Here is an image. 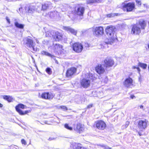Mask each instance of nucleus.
Returning <instances> with one entry per match:
<instances>
[{
  "label": "nucleus",
  "mask_w": 149,
  "mask_h": 149,
  "mask_svg": "<svg viewBox=\"0 0 149 149\" xmlns=\"http://www.w3.org/2000/svg\"><path fill=\"white\" fill-rule=\"evenodd\" d=\"M42 7V9H52V7L50 2H48L43 5L40 3H32L29 4H21L19 9H37L40 8L39 7Z\"/></svg>",
  "instance_id": "1"
},
{
  "label": "nucleus",
  "mask_w": 149,
  "mask_h": 149,
  "mask_svg": "<svg viewBox=\"0 0 149 149\" xmlns=\"http://www.w3.org/2000/svg\"><path fill=\"white\" fill-rule=\"evenodd\" d=\"M115 28L114 26H108L106 29V33L107 35L109 37H114L116 35L115 33Z\"/></svg>",
  "instance_id": "2"
},
{
  "label": "nucleus",
  "mask_w": 149,
  "mask_h": 149,
  "mask_svg": "<svg viewBox=\"0 0 149 149\" xmlns=\"http://www.w3.org/2000/svg\"><path fill=\"white\" fill-rule=\"evenodd\" d=\"M148 121L145 119L139 120L138 122V127L140 129H145L148 125Z\"/></svg>",
  "instance_id": "3"
},
{
  "label": "nucleus",
  "mask_w": 149,
  "mask_h": 149,
  "mask_svg": "<svg viewBox=\"0 0 149 149\" xmlns=\"http://www.w3.org/2000/svg\"><path fill=\"white\" fill-rule=\"evenodd\" d=\"M26 46L30 48L32 52L36 51L37 49L34 47L35 43L33 42V40L30 38H27L26 40Z\"/></svg>",
  "instance_id": "4"
},
{
  "label": "nucleus",
  "mask_w": 149,
  "mask_h": 149,
  "mask_svg": "<svg viewBox=\"0 0 149 149\" xmlns=\"http://www.w3.org/2000/svg\"><path fill=\"white\" fill-rule=\"evenodd\" d=\"M93 33L97 37L102 36L104 33L103 28L100 26L93 28Z\"/></svg>",
  "instance_id": "5"
},
{
  "label": "nucleus",
  "mask_w": 149,
  "mask_h": 149,
  "mask_svg": "<svg viewBox=\"0 0 149 149\" xmlns=\"http://www.w3.org/2000/svg\"><path fill=\"white\" fill-rule=\"evenodd\" d=\"M26 108V106L24 105V104H20L16 106L15 107V109L16 111L21 115H24L27 114L29 113L28 111H23L20 109V108L24 109Z\"/></svg>",
  "instance_id": "6"
},
{
  "label": "nucleus",
  "mask_w": 149,
  "mask_h": 149,
  "mask_svg": "<svg viewBox=\"0 0 149 149\" xmlns=\"http://www.w3.org/2000/svg\"><path fill=\"white\" fill-rule=\"evenodd\" d=\"M72 47L73 50L77 53L81 52L83 49L82 45L79 42H76L73 44Z\"/></svg>",
  "instance_id": "7"
},
{
  "label": "nucleus",
  "mask_w": 149,
  "mask_h": 149,
  "mask_svg": "<svg viewBox=\"0 0 149 149\" xmlns=\"http://www.w3.org/2000/svg\"><path fill=\"white\" fill-rule=\"evenodd\" d=\"M49 17L53 20H58L60 18V16L58 13L56 11H53L48 13Z\"/></svg>",
  "instance_id": "8"
},
{
  "label": "nucleus",
  "mask_w": 149,
  "mask_h": 149,
  "mask_svg": "<svg viewBox=\"0 0 149 149\" xmlns=\"http://www.w3.org/2000/svg\"><path fill=\"white\" fill-rule=\"evenodd\" d=\"M96 127L100 130H104L105 129L107 125L102 120H99L96 122Z\"/></svg>",
  "instance_id": "9"
},
{
  "label": "nucleus",
  "mask_w": 149,
  "mask_h": 149,
  "mask_svg": "<svg viewBox=\"0 0 149 149\" xmlns=\"http://www.w3.org/2000/svg\"><path fill=\"white\" fill-rule=\"evenodd\" d=\"M84 10H74V15L77 16V19L79 21L83 19Z\"/></svg>",
  "instance_id": "10"
},
{
  "label": "nucleus",
  "mask_w": 149,
  "mask_h": 149,
  "mask_svg": "<svg viewBox=\"0 0 149 149\" xmlns=\"http://www.w3.org/2000/svg\"><path fill=\"white\" fill-rule=\"evenodd\" d=\"M52 33H51L52 36L54 38L56 41H59L62 38V34L58 32L52 31L51 32Z\"/></svg>",
  "instance_id": "11"
},
{
  "label": "nucleus",
  "mask_w": 149,
  "mask_h": 149,
  "mask_svg": "<svg viewBox=\"0 0 149 149\" xmlns=\"http://www.w3.org/2000/svg\"><path fill=\"white\" fill-rule=\"evenodd\" d=\"M141 29L138 25H134L132 28L131 33L134 35H139L141 33Z\"/></svg>",
  "instance_id": "12"
},
{
  "label": "nucleus",
  "mask_w": 149,
  "mask_h": 149,
  "mask_svg": "<svg viewBox=\"0 0 149 149\" xmlns=\"http://www.w3.org/2000/svg\"><path fill=\"white\" fill-rule=\"evenodd\" d=\"M81 86L84 88H87L90 86L91 81L89 79L84 78L80 81Z\"/></svg>",
  "instance_id": "13"
},
{
  "label": "nucleus",
  "mask_w": 149,
  "mask_h": 149,
  "mask_svg": "<svg viewBox=\"0 0 149 149\" xmlns=\"http://www.w3.org/2000/svg\"><path fill=\"white\" fill-rule=\"evenodd\" d=\"M133 80L131 78L129 77L125 80L124 82V85L126 87L132 88L133 85Z\"/></svg>",
  "instance_id": "14"
},
{
  "label": "nucleus",
  "mask_w": 149,
  "mask_h": 149,
  "mask_svg": "<svg viewBox=\"0 0 149 149\" xmlns=\"http://www.w3.org/2000/svg\"><path fill=\"white\" fill-rule=\"evenodd\" d=\"M54 96V94L51 93H44L41 95L42 97L45 99H52Z\"/></svg>",
  "instance_id": "15"
},
{
  "label": "nucleus",
  "mask_w": 149,
  "mask_h": 149,
  "mask_svg": "<svg viewBox=\"0 0 149 149\" xmlns=\"http://www.w3.org/2000/svg\"><path fill=\"white\" fill-rule=\"evenodd\" d=\"M113 61L111 58H106L104 61V66L106 68L112 67L114 64Z\"/></svg>",
  "instance_id": "16"
},
{
  "label": "nucleus",
  "mask_w": 149,
  "mask_h": 149,
  "mask_svg": "<svg viewBox=\"0 0 149 149\" xmlns=\"http://www.w3.org/2000/svg\"><path fill=\"white\" fill-rule=\"evenodd\" d=\"M123 8H126V9H133L135 8V4L133 3H129L127 4L123 3Z\"/></svg>",
  "instance_id": "17"
},
{
  "label": "nucleus",
  "mask_w": 149,
  "mask_h": 149,
  "mask_svg": "<svg viewBox=\"0 0 149 149\" xmlns=\"http://www.w3.org/2000/svg\"><path fill=\"white\" fill-rule=\"evenodd\" d=\"M76 68L74 67H72L68 69L66 73L67 77H70L72 76L76 72Z\"/></svg>",
  "instance_id": "18"
},
{
  "label": "nucleus",
  "mask_w": 149,
  "mask_h": 149,
  "mask_svg": "<svg viewBox=\"0 0 149 149\" xmlns=\"http://www.w3.org/2000/svg\"><path fill=\"white\" fill-rule=\"evenodd\" d=\"M136 25H138V26L140 27L141 26V29H144L145 27L146 26V23L145 21L143 19L139 20L138 23H137Z\"/></svg>",
  "instance_id": "19"
},
{
  "label": "nucleus",
  "mask_w": 149,
  "mask_h": 149,
  "mask_svg": "<svg viewBox=\"0 0 149 149\" xmlns=\"http://www.w3.org/2000/svg\"><path fill=\"white\" fill-rule=\"evenodd\" d=\"M63 29L68 32L71 33L74 35H76L77 34V31L70 26H64L63 27Z\"/></svg>",
  "instance_id": "20"
},
{
  "label": "nucleus",
  "mask_w": 149,
  "mask_h": 149,
  "mask_svg": "<svg viewBox=\"0 0 149 149\" xmlns=\"http://www.w3.org/2000/svg\"><path fill=\"white\" fill-rule=\"evenodd\" d=\"M109 37V39H107L105 40L104 42L106 44L111 45L117 38L116 35H115L114 37Z\"/></svg>",
  "instance_id": "21"
},
{
  "label": "nucleus",
  "mask_w": 149,
  "mask_h": 149,
  "mask_svg": "<svg viewBox=\"0 0 149 149\" xmlns=\"http://www.w3.org/2000/svg\"><path fill=\"white\" fill-rule=\"evenodd\" d=\"M75 130L78 133H80L81 132L84 131V126L81 124H77L76 128H75Z\"/></svg>",
  "instance_id": "22"
},
{
  "label": "nucleus",
  "mask_w": 149,
  "mask_h": 149,
  "mask_svg": "<svg viewBox=\"0 0 149 149\" xmlns=\"http://www.w3.org/2000/svg\"><path fill=\"white\" fill-rule=\"evenodd\" d=\"M96 72L99 74H103L105 72V69L101 65H98L95 68Z\"/></svg>",
  "instance_id": "23"
},
{
  "label": "nucleus",
  "mask_w": 149,
  "mask_h": 149,
  "mask_svg": "<svg viewBox=\"0 0 149 149\" xmlns=\"http://www.w3.org/2000/svg\"><path fill=\"white\" fill-rule=\"evenodd\" d=\"M54 49L56 52L61 50L62 49V46L59 44H56L54 46Z\"/></svg>",
  "instance_id": "24"
},
{
  "label": "nucleus",
  "mask_w": 149,
  "mask_h": 149,
  "mask_svg": "<svg viewBox=\"0 0 149 149\" xmlns=\"http://www.w3.org/2000/svg\"><path fill=\"white\" fill-rule=\"evenodd\" d=\"M124 13H111L109 14H108L107 15V17L109 18H111L114 17L115 16H119L122 14Z\"/></svg>",
  "instance_id": "25"
},
{
  "label": "nucleus",
  "mask_w": 149,
  "mask_h": 149,
  "mask_svg": "<svg viewBox=\"0 0 149 149\" xmlns=\"http://www.w3.org/2000/svg\"><path fill=\"white\" fill-rule=\"evenodd\" d=\"M41 54H42L45 55L46 56H47L50 57H51L54 60L55 59V57L54 56L51 54L47 52H46L45 51H42L41 52Z\"/></svg>",
  "instance_id": "26"
},
{
  "label": "nucleus",
  "mask_w": 149,
  "mask_h": 149,
  "mask_svg": "<svg viewBox=\"0 0 149 149\" xmlns=\"http://www.w3.org/2000/svg\"><path fill=\"white\" fill-rule=\"evenodd\" d=\"M3 99L9 102H12L13 100V98L11 96L8 95L4 96Z\"/></svg>",
  "instance_id": "27"
},
{
  "label": "nucleus",
  "mask_w": 149,
  "mask_h": 149,
  "mask_svg": "<svg viewBox=\"0 0 149 149\" xmlns=\"http://www.w3.org/2000/svg\"><path fill=\"white\" fill-rule=\"evenodd\" d=\"M100 79H101V81L102 82L104 83H107L108 80L107 77L106 76H103V77H101V79H100Z\"/></svg>",
  "instance_id": "28"
},
{
  "label": "nucleus",
  "mask_w": 149,
  "mask_h": 149,
  "mask_svg": "<svg viewBox=\"0 0 149 149\" xmlns=\"http://www.w3.org/2000/svg\"><path fill=\"white\" fill-rule=\"evenodd\" d=\"M75 8H74L75 9H84V6L82 4L81 5H75Z\"/></svg>",
  "instance_id": "29"
},
{
  "label": "nucleus",
  "mask_w": 149,
  "mask_h": 149,
  "mask_svg": "<svg viewBox=\"0 0 149 149\" xmlns=\"http://www.w3.org/2000/svg\"><path fill=\"white\" fill-rule=\"evenodd\" d=\"M138 65L143 69H145L147 67V65L146 64L139 62L138 63Z\"/></svg>",
  "instance_id": "30"
},
{
  "label": "nucleus",
  "mask_w": 149,
  "mask_h": 149,
  "mask_svg": "<svg viewBox=\"0 0 149 149\" xmlns=\"http://www.w3.org/2000/svg\"><path fill=\"white\" fill-rule=\"evenodd\" d=\"M64 127L66 129L71 131L72 130V127L69 126L68 124L66 123L64 125Z\"/></svg>",
  "instance_id": "31"
},
{
  "label": "nucleus",
  "mask_w": 149,
  "mask_h": 149,
  "mask_svg": "<svg viewBox=\"0 0 149 149\" xmlns=\"http://www.w3.org/2000/svg\"><path fill=\"white\" fill-rule=\"evenodd\" d=\"M15 25L18 28L23 29L24 28V25L22 24H19L17 22L15 23Z\"/></svg>",
  "instance_id": "32"
},
{
  "label": "nucleus",
  "mask_w": 149,
  "mask_h": 149,
  "mask_svg": "<svg viewBox=\"0 0 149 149\" xmlns=\"http://www.w3.org/2000/svg\"><path fill=\"white\" fill-rule=\"evenodd\" d=\"M87 3L88 4L93 3H97L96 0H87Z\"/></svg>",
  "instance_id": "33"
},
{
  "label": "nucleus",
  "mask_w": 149,
  "mask_h": 149,
  "mask_svg": "<svg viewBox=\"0 0 149 149\" xmlns=\"http://www.w3.org/2000/svg\"><path fill=\"white\" fill-rule=\"evenodd\" d=\"M59 109H61L64 111H66L68 110V108L65 106H61L58 107Z\"/></svg>",
  "instance_id": "34"
},
{
  "label": "nucleus",
  "mask_w": 149,
  "mask_h": 149,
  "mask_svg": "<svg viewBox=\"0 0 149 149\" xmlns=\"http://www.w3.org/2000/svg\"><path fill=\"white\" fill-rule=\"evenodd\" d=\"M72 149H86L84 147H80L78 146H74Z\"/></svg>",
  "instance_id": "35"
},
{
  "label": "nucleus",
  "mask_w": 149,
  "mask_h": 149,
  "mask_svg": "<svg viewBox=\"0 0 149 149\" xmlns=\"http://www.w3.org/2000/svg\"><path fill=\"white\" fill-rule=\"evenodd\" d=\"M52 31H47L46 32V36H50L51 37L52 36V35L51 34L52 33L51 32ZM53 34V33H52Z\"/></svg>",
  "instance_id": "36"
},
{
  "label": "nucleus",
  "mask_w": 149,
  "mask_h": 149,
  "mask_svg": "<svg viewBox=\"0 0 149 149\" xmlns=\"http://www.w3.org/2000/svg\"><path fill=\"white\" fill-rule=\"evenodd\" d=\"M46 71L49 74H51L52 73L51 69L49 68H47L46 69Z\"/></svg>",
  "instance_id": "37"
},
{
  "label": "nucleus",
  "mask_w": 149,
  "mask_h": 149,
  "mask_svg": "<svg viewBox=\"0 0 149 149\" xmlns=\"http://www.w3.org/2000/svg\"><path fill=\"white\" fill-rule=\"evenodd\" d=\"M132 69H136L139 72L140 71V68L138 67L133 66L132 67Z\"/></svg>",
  "instance_id": "38"
},
{
  "label": "nucleus",
  "mask_w": 149,
  "mask_h": 149,
  "mask_svg": "<svg viewBox=\"0 0 149 149\" xmlns=\"http://www.w3.org/2000/svg\"><path fill=\"white\" fill-rule=\"evenodd\" d=\"M101 146L103 147V148H104L105 149H112L111 148L107 146H102L101 145Z\"/></svg>",
  "instance_id": "39"
},
{
  "label": "nucleus",
  "mask_w": 149,
  "mask_h": 149,
  "mask_svg": "<svg viewBox=\"0 0 149 149\" xmlns=\"http://www.w3.org/2000/svg\"><path fill=\"white\" fill-rule=\"evenodd\" d=\"M136 3L138 4L139 6H140L141 5V3L140 0H136Z\"/></svg>",
  "instance_id": "40"
},
{
  "label": "nucleus",
  "mask_w": 149,
  "mask_h": 149,
  "mask_svg": "<svg viewBox=\"0 0 149 149\" xmlns=\"http://www.w3.org/2000/svg\"><path fill=\"white\" fill-rule=\"evenodd\" d=\"M21 142L22 144H24L25 145L26 144V142L25 141L24 139H22V140Z\"/></svg>",
  "instance_id": "41"
},
{
  "label": "nucleus",
  "mask_w": 149,
  "mask_h": 149,
  "mask_svg": "<svg viewBox=\"0 0 149 149\" xmlns=\"http://www.w3.org/2000/svg\"><path fill=\"white\" fill-rule=\"evenodd\" d=\"M65 7H66L65 8H67V9H71L72 8V7H70V6H69L68 5H65Z\"/></svg>",
  "instance_id": "42"
},
{
  "label": "nucleus",
  "mask_w": 149,
  "mask_h": 149,
  "mask_svg": "<svg viewBox=\"0 0 149 149\" xmlns=\"http://www.w3.org/2000/svg\"><path fill=\"white\" fill-rule=\"evenodd\" d=\"M129 123L130 122H129L127 121L126 122L125 125V127L126 128L128 126V125L129 124Z\"/></svg>",
  "instance_id": "43"
},
{
  "label": "nucleus",
  "mask_w": 149,
  "mask_h": 149,
  "mask_svg": "<svg viewBox=\"0 0 149 149\" xmlns=\"http://www.w3.org/2000/svg\"><path fill=\"white\" fill-rule=\"evenodd\" d=\"M84 46L86 47H89V45L87 43H85Z\"/></svg>",
  "instance_id": "44"
},
{
  "label": "nucleus",
  "mask_w": 149,
  "mask_h": 149,
  "mask_svg": "<svg viewBox=\"0 0 149 149\" xmlns=\"http://www.w3.org/2000/svg\"><path fill=\"white\" fill-rule=\"evenodd\" d=\"M105 0H96L97 3H100L104 1Z\"/></svg>",
  "instance_id": "45"
},
{
  "label": "nucleus",
  "mask_w": 149,
  "mask_h": 149,
  "mask_svg": "<svg viewBox=\"0 0 149 149\" xmlns=\"http://www.w3.org/2000/svg\"><path fill=\"white\" fill-rule=\"evenodd\" d=\"M6 19L8 23L10 24V19L8 18V17H6Z\"/></svg>",
  "instance_id": "46"
},
{
  "label": "nucleus",
  "mask_w": 149,
  "mask_h": 149,
  "mask_svg": "<svg viewBox=\"0 0 149 149\" xmlns=\"http://www.w3.org/2000/svg\"><path fill=\"white\" fill-rule=\"evenodd\" d=\"M93 107V104H91L88 105L87 106V108H90L91 107Z\"/></svg>",
  "instance_id": "47"
},
{
  "label": "nucleus",
  "mask_w": 149,
  "mask_h": 149,
  "mask_svg": "<svg viewBox=\"0 0 149 149\" xmlns=\"http://www.w3.org/2000/svg\"><path fill=\"white\" fill-rule=\"evenodd\" d=\"M144 5L145 7H146V8H149V5L147 4H145Z\"/></svg>",
  "instance_id": "48"
},
{
  "label": "nucleus",
  "mask_w": 149,
  "mask_h": 149,
  "mask_svg": "<svg viewBox=\"0 0 149 149\" xmlns=\"http://www.w3.org/2000/svg\"><path fill=\"white\" fill-rule=\"evenodd\" d=\"M55 139L54 138L50 137L48 139V140L51 141L54 139Z\"/></svg>",
  "instance_id": "49"
},
{
  "label": "nucleus",
  "mask_w": 149,
  "mask_h": 149,
  "mask_svg": "<svg viewBox=\"0 0 149 149\" xmlns=\"http://www.w3.org/2000/svg\"><path fill=\"white\" fill-rule=\"evenodd\" d=\"M135 97V96L134 95H131L130 96V97L132 99H133Z\"/></svg>",
  "instance_id": "50"
},
{
  "label": "nucleus",
  "mask_w": 149,
  "mask_h": 149,
  "mask_svg": "<svg viewBox=\"0 0 149 149\" xmlns=\"http://www.w3.org/2000/svg\"><path fill=\"white\" fill-rule=\"evenodd\" d=\"M127 12H129L131 11L132 10H126Z\"/></svg>",
  "instance_id": "51"
},
{
  "label": "nucleus",
  "mask_w": 149,
  "mask_h": 149,
  "mask_svg": "<svg viewBox=\"0 0 149 149\" xmlns=\"http://www.w3.org/2000/svg\"><path fill=\"white\" fill-rule=\"evenodd\" d=\"M139 134L140 136H141L142 135L141 133L140 132H139L138 133Z\"/></svg>",
  "instance_id": "52"
},
{
  "label": "nucleus",
  "mask_w": 149,
  "mask_h": 149,
  "mask_svg": "<svg viewBox=\"0 0 149 149\" xmlns=\"http://www.w3.org/2000/svg\"><path fill=\"white\" fill-rule=\"evenodd\" d=\"M140 108L141 109H143V106L142 105H141L140 106Z\"/></svg>",
  "instance_id": "53"
},
{
  "label": "nucleus",
  "mask_w": 149,
  "mask_h": 149,
  "mask_svg": "<svg viewBox=\"0 0 149 149\" xmlns=\"http://www.w3.org/2000/svg\"><path fill=\"white\" fill-rule=\"evenodd\" d=\"M3 106V105L0 103V107H2Z\"/></svg>",
  "instance_id": "54"
},
{
  "label": "nucleus",
  "mask_w": 149,
  "mask_h": 149,
  "mask_svg": "<svg viewBox=\"0 0 149 149\" xmlns=\"http://www.w3.org/2000/svg\"><path fill=\"white\" fill-rule=\"evenodd\" d=\"M28 10V12H30L32 11V10Z\"/></svg>",
  "instance_id": "55"
},
{
  "label": "nucleus",
  "mask_w": 149,
  "mask_h": 149,
  "mask_svg": "<svg viewBox=\"0 0 149 149\" xmlns=\"http://www.w3.org/2000/svg\"><path fill=\"white\" fill-rule=\"evenodd\" d=\"M82 103V102H81V101H80V102H78V103H79V104H80V103Z\"/></svg>",
  "instance_id": "56"
},
{
  "label": "nucleus",
  "mask_w": 149,
  "mask_h": 149,
  "mask_svg": "<svg viewBox=\"0 0 149 149\" xmlns=\"http://www.w3.org/2000/svg\"><path fill=\"white\" fill-rule=\"evenodd\" d=\"M73 20L75 22L76 21V19H73Z\"/></svg>",
  "instance_id": "57"
},
{
  "label": "nucleus",
  "mask_w": 149,
  "mask_h": 149,
  "mask_svg": "<svg viewBox=\"0 0 149 149\" xmlns=\"http://www.w3.org/2000/svg\"><path fill=\"white\" fill-rule=\"evenodd\" d=\"M148 47L149 49V44L148 45Z\"/></svg>",
  "instance_id": "58"
},
{
  "label": "nucleus",
  "mask_w": 149,
  "mask_h": 149,
  "mask_svg": "<svg viewBox=\"0 0 149 149\" xmlns=\"http://www.w3.org/2000/svg\"><path fill=\"white\" fill-rule=\"evenodd\" d=\"M125 10H123V11L124 12H125Z\"/></svg>",
  "instance_id": "59"
},
{
  "label": "nucleus",
  "mask_w": 149,
  "mask_h": 149,
  "mask_svg": "<svg viewBox=\"0 0 149 149\" xmlns=\"http://www.w3.org/2000/svg\"><path fill=\"white\" fill-rule=\"evenodd\" d=\"M76 6H75H75H74V7H73V8H74V7H75Z\"/></svg>",
  "instance_id": "60"
}]
</instances>
